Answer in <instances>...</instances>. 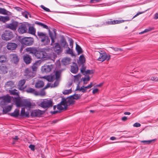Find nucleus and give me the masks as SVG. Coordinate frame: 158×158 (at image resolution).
<instances>
[{
    "label": "nucleus",
    "mask_w": 158,
    "mask_h": 158,
    "mask_svg": "<svg viewBox=\"0 0 158 158\" xmlns=\"http://www.w3.org/2000/svg\"><path fill=\"white\" fill-rule=\"evenodd\" d=\"M35 23L42 27H43L44 28H46V29H48V27L47 25H45L42 23H41L39 22H35Z\"/></svg>",
    "instance_id": "38"
},
{
    "label": "nucleus",
    "mask_w": 158,
    "mask_h": 158,
    "mask_svg": "<svg viewBox=\"0 0 158 158\" xmlns=\"http://www.w3.org/2000/svg\"><path fill=\"white\" fill-rule=\"evenodd\" d=\"M81 72L82 73H83L84 75H85V74H91L94 73V72L92 70H87L86 71H85V69L84 68H83L81 69Z\"/></svg>",
    "instance_id": "25"
},
{
    "label": "nucleus",
    "mask_w": 158,
    "mask_h": 158,
    "mask_svg": "<svg viewBox=\"0 0 158 158\" xmlns=\"http://www.w3.org/2000/svg\"><path fill=\"white\" fill-rule=\"evenodd\" d=\"M38 94L37 95L44 96L45 95V93L44 90H42L41 91L40 93L38 92Z\"/></svg>",
    "instance_id": "52"
},
{
    "label": "nucleus",
    "mask_w": 158,
    "mask_h": 158,
    "mask_svg": "<svg viewBox=\"0 0 158 158\" xmlns=\"http://www.w3.org/2000/svg\"><path fill=\"white\" fill-rule=\"evenodd\" d=\"M5 101L8 102H9L10 101V96H7L5 98Z\"/></svg>",
    "instance_id": "55"
},
{
    "label": "nucleus",
    "mask_w": 158,
    "mask_h": 158,
    "mask_svg": "<svg viewBox=\"0 0 158 158\" xmlns=\"http://www.w3.org/2000/svg\"><path fill=\"white\" fill-rule=\"evenodd\" d=\"M61 45L64 47L68 46L66 42L64 40H62L61 41Z\"/></svg>",
    "instance_id": "48"
},
{
    "label": "nucleus",
    "mask_w": 158,
    "mask_h": 158,
    "mask_svg": "<svg viewBox=\"0 0 158 158\" xmlns=\"http://www.w3.org/2000/svg\"><path fill=\"white\" fill-rule=\"evenodd\" d=\"M60 72L59 71H56V72L55 74L56 78H58L60 77Z\"/></svg>",
    "instance_id": "51"
},
{
    "label": "nucleus",
    "mask_w": 158,
    "mask_h": 158,
    "mask_svg": "<svg viewBox=\"0 0 158 158\" xmlns=\"http://www.w3.org/2000/svg\"><path fill=\"white\" fill-rule=\"evenodd\" d=\"M41 41L43 42L45 44L47 45L49 43L50 40L47 36L45 37L44 39L41 40Z\"/></svg>",
    "instance_id": "30"
},
{
    "label": "nucleus",
    "mask_w": 158,
    "mask_h": 158,
    "mask_svg": "<svg viewBox=\"0 0 158 158\" xmlns=\"http://www.w3.org/2000/svg\"><path fill=\"white\" fill-rule=\"evenodd\" d=\"M85 62V58L83 55H81L79 58V62L81 64H83Z\"/></svg>",
    "instance_id": "36"
},
{
    "label": "nucleus",
    "mask_w": 158,
    "mask_h": 158,
    "mask_svg": "<svg viewBox=\"0 0 158 158\" xmlns=\"http://www.w3.org/2000/svg\"><path fill=\"white\" fill-rule=\"evenodd\" d=\"M81 97L79 94H75L71 96L70 98L66 99H63L61 102L60 104L58 105L57 106H54L53 109L55 110L56 107L59 110H65L69 105L72 104L73 102V99H79Z\"/></svg>",
    "instance_id": "1"
},
{
    "label": "nucleus",
    "mask_w": 158,
    "mask_h": 158,
    "mask_svg": "<svg viewBox=\"0 0 158 158\" xmlns=\"http://www.w3.org/2000/svg\"><path fill=\"white\" fill-rule=\"evenodd\" d=\"M25 75L27 76V77H33L35 75V73L31 72L29 69H25Z\"/></svg>",
    "instance_id": "16"
},
{
    "label": "nucleus",
    "mask_w": 158,
    "mask_h": 158,
    "mask_svg": "<svg viewBox=\"0 0 158 158\" xmlns=\"http://www.w3.org/2000/svg\"><path fill=\"white\" fill-rule=\"evenodd\" d=\"M113 49L115 52H118L119 51H123L122 49L120 48H117L111 47Z\"/></svg>",
    "instance_id": "49"
},
{
    "label": "nucleus",
    "mask_w": 158,
    "mask_h": 158,
    "mask_svg": "<svg viewBox=\"0 0 158 158\" xmlns=\"http://www.w3.org/2000/svg\"><path fill=\"white\" fill-rule=\"evenodd\" d=\"M44 85V83L43 81H38L36 84L35 86L37 88L42 87Z\"/></svg>",
    "instance_id": "32"
},
{
    "label": "nucleus",
    "mask_w": 158,
    "mask_h": 158,
    "mask_svg": "<svg viewBox=\"0 0 158 158\" xmlns=\"http://www.w3.org/2000/svg\"><path fill=\"white\" fill-rule=\"evenodd\" d=\"M140 126L141 124L139 123H135L133 125V126L136 127H139Z\"/></svg>",
    "instance_id": "61"
},
{
    "label": "nucleus",
    "mask_w": 158,
    "mask_h": 158,
    "mask_svg": "<svg viewBox=\"0 0 158 158\" xmlns=\"http://www.w3.org/2000/svg\"><path fill=\"white\" fill-rule=\"evenodd\" d=\"M42 113V112L40 110H35L32 111L31 115L33 117H39Z\"/></svg>",
    "instance_id": "15"
},
{
    "label": "nucleus",
    "mask_w": 158,
    "mask_h": 158,
    "mask_svg": "<svg viewBox=\"0 0 158 158\" xmlns=\"http://www.w3.org/2000/svg\"><path fill=\"white\" fill-rule=\"evenodd\" d=\"M40 61H37L32 66V69L33 71H36L38 67L40 65Z\"/></svg>",
    "instance_id": "21"
},
{
    "label": "nucleus",
    "mask_w": 158,
    "mask_h": 158,
    "mask_svg": "<svg viewBox=\"0 0 158 158\" xmlns=\"http://www.w3.org/2000/svg\"><path fill=\"white\" fill-rule=\"evenodd\" d=\"M1 73L5 74L7 72L8 69L6 66H1L0 68Z\"/></svg>",
    "instance_id": "31"
},
{
    "label": "nucleus",
    "mask_w": 158,
    "mask_h": 158,
    "mask_svg": "<svg viewBox=\"0 0 158 158\" xmlns=\"http://www.w3.org/2000/svg\"><path fill=\"white\" fill-rule=\"evenodd\" d=\"M14 86V83L12 81L7 82L5 85V87L7 89H11Z\"/></svg>",
    "instance_id": "19"
},
{
    "label": "nucleus",
    "mask_w": 158,
    "mask_h": 158,
    "mask_svg": "<svg viewBox=\"0 0 158 158\" xmlns=\"http://www.w3.org/2000/svg\"><path fill=\"white\" fill-rule=\"evenodd\" d=\"M11 116L14 117H17L19 114V110H16L14 112L10 114Z\"/></svg>",
    "instance_id": "42"
},
{
    "label": "nucleus",
    "mask_w": 158,
    "mask_h": 158,
    "mask_svg": "<svg viewBox=\"0 0 158 158\" xmlns=\"http://www.w3.org/2000/svg\"><path fill=\"white\" fill-rule=\"evenodd\" d=\"M0 14L4 15H7L8 14V11L4 8H0Z\"/></svg>",
    "instance_id": "41"
},
{
    "label": "nucleus",
    "mask_w": 158,
    "mask_h": 158,
    "mask_svg": "<svg viewBox=\"0 0 158 158\" xmlns=\"http://www.w3.org/2000/svg\"><path fill=\"white\" fill-rule=\"evenodd\" d=\"M71 59L69 58H65L63 59L62 62L64 65H66L69 64Z\"/></svg>",
    "instance_id": "29"
},
{
    "label": "nucleus",
    "mask_w": 158,
    "mask_h": 158,
    "mask_svg": "<svg viewBox=\"0 0 158 158\" xmlns=\"http://www.w3.org/2000/svg\"><path fill=\"white\" fill-rule=\"evenodd\" d=\"M122 119L123 121H125L127 120V118L126 117H123L122 118Z\"/></svg>",
    "instance_id": "64"
},
{
    "label": "nucleus",
    "mask_w": 158,
    "mask_h": 158,
    "mask_svg": "<svg viewBox=\"0 0 158 158\" xmlns=\"http://www.w3.org/2000/svg\"><path fill=\"white\" fill-rule=\"evenodd\" d=\"M81 75L80 74H78L76 76H74V81H78L79 79L81 77Z\"/></svg>",
    "instance_id": "46"
},
{
    "label": "nucleus",
    "mask_w": 158,
    "mask_h": 158,
    "mask_svg": "<svg viewBox=\"0 0 158 158\" xmlns=\"http://www.w3.org/2000/svg\"><path fill=\"white\" fill-rule=\"evenodd\" d=\"M98 89H94L93 91V94H95L97 93L98 92Z\"/></svg>",
    "instance_id": "62"
},
{
    "label": "nucleus",
    "mask_w": 158,
    "mask_h": 158,
    "mask_svg": "<svg viewBox=\"0 0 158 158\" xmlns=\"http://www.w3.org/2000/svg\"><path fill=\"white\" fill-rule=\"evenodd\" d=\"M69 41L70 46H71V48H72L73 45V40L71 39H69Z\"/></svg>",
    "instance_id": "56"
},
{
    "label": "nucleus",
    "mask_w": 158,
    "mask_h": 158,
    "mask_svg": "<svg viewBox=\"0 0 158 158\" xmlns=\"http://www.w3.org/2000/svg\"><path fill=\"white\" fill-rule=\"evenodd\" d=\"M54 51L57 53L59 54L62 51V49L58 43H56L54 48Z\"/></svg>",
    "instance_id": "17"
},
{
    "label": "nucleus",
    "mask_w": 158,
    "mask_h": 158,
    "mask_svg": "<svg viewBox=\"0 0 158 158\" xmlns=\"http://www.w3.org/2000/svg\"><path fill=\"white\" fill-rule=\"evenodd\" d=\"M72 92L71 89H69L68 90H65L63 92V93L64 95H67L69 94H70Z\"/></svg>",
    "instance_id": "44"
},
{
    "label": "nucleus",
    "mask_w": 158,
    "mask_h": 158,
    "mask_svg": "<svg viewBox=\"0 0 158 158\" xmlns=\"http://www.w3.org/2000/svg\"><path fill=\"white\" fill-rule=\"evenodd\" d=\"M95 60L101 62H102L105 60L109 61L110 59L111 56L108 54L104 51H96L94 54Z\"/></svg>",
    "instance_id": "3"
},
{
    "label": "nucleus",
    "mask_w": 158,
    "mask_h": 158,
    "mask_svg": "<svg viewBox=\"0 0 158 158\" xmlns=\"http://www.w3.org/2000/svg\"><path fill=\"white\" fill-rule=\"evenodd\" d=\"M154 139L150 140H143L141 141V142L144 143L145 144H149L151 142L154 141Z\"/></svg>",
    "instance_id": "47"
},
{
    "label": "nucleus",
    "mask_w": 158,
    "mask_h": 158,
    "mask_svg": "<svg viewBox=\"0 0 158 158\" xmlns=\"http://www.w3.org/2000/svg\"><path fill=\"white\" fill-rule=\"evenodd\" d=\"M49 35L50 37L52 43L51 45H52V44L55 42V40L56 38V31L55 30H53V32H51L49 30Z\"/></svg>",
    "instance_id": "14"
},
{
    "label": "nucleus",
    "mask_w": 158,
    "mask_h": 158,
    "mask_svg": "<svg viewBox=\"0 0 158 158\" xmlns=\"http://www.w3.org/2000/svg\"><path fill=\"white\" fill-rule=\"evenodd\" d=\"M25 82V80L24 79L21 80L20 81L18 84V86L20 90H23V88H22L23 85H24Z\"/></svg>",
    "instance_id": "26"
},
{
    "label": "nucleus",
    "mask_w": 158,
    "mask_h": 158,
    "mask_svg": "<svg viewBox=\"0 0 158 158\" xmlns=\"http://www.w3.org/2000/svg\"><path fill=\"white\" fill-rule=\"evenodd\" d=\"M150 80L152 81H158V78L156 77H151Z\"/></svg>",
    "instance_id": "54"
},
{
    "label": "nucleus",
    "mask_w": 158,
    "mask_h": 158,
    "mask_svg": "<svg viewBox=\"0 0 158 158\" xmlns=\"http://www.w3.org/2000/svg\"><path fill=\"white\" fill-rule=\"evenodd\" d=\"M21 115L23 117H28L29 115V113L27 112H25L24 108L22 109L21 113Z\"/></svg>",
    "instance_id": "33"
},
{
    "label": "nucleus",
    "mask_w": 158,
    "mask_h": 158,
    "mask_svg": "<svg viewBox=\"0 0 158 158\" xmlns=\"http://www.w3.org/2000/svg\"><path fill=\"white\" fill-rule=\"evenodd\" d=\"M26 91L27 93H32L36 96L38 94V92L37 91H35L34 89L32 88H29L27 89Z\"/></svg>",
    "instance_id": "24"
},
{
    "label": "nucleus",
    "mask_w": 158,
    "mask_h": 158,
    "mask_svg": "<svg viewBox=\"0 0 158 158\" xmlns=\"http://www.w3.org/2000/svg\"><path fill=\"white\" fill-rule=\"evenodd\" d=\"M66 52L67 53L70 54H72L73 53L72 50L69 48H68V50L66 51Z\"/></svg>",
    "instance_id": "59"
},
{
    "label": "nucleus",
    "mask_w": 158,
    "mask_h": 158,
    "mask_svg": "<svg viewBox=\"0 0 158 158\" xmlns=\"http://www.w3.org/2000/svg\"><path fill=\"white\" fill-rule=\"evenodd\" d=\"M10 93L12 95H18V93L17 91L15 89L10 91Z\"/></svg>",
    "instance_id": "45"
},
{
    "label": "nucleus",
    "mask_w": 158,
    "mask_h": 158,
    "mask_svg": "<svg viewBox=\"0 0 158 158\" xmlns=\"http://www.w3.org/2000/svg\"><path fill=\"white\" fill-rule=\"evenodd\" d=\"M7 58L6 57L3 55L0 56V62H4L6 61Z\"/></svg>",
    "instance_id": "39"
},
{
    "label": "nucleus",
    "mask_w": 158,
    "mask_h": 158,
    "mask_svg": "<svg viewBox=\"0 0 158 158\" xmlns=\"http://www.w3.org/2000/svg\"><path fill=\"white\" fill-rule=\"evenodd\" d=\"M59 82L57 80L55 82L53 85H51V84L49 83H48L47 84V85L45 86L44 89H46L47 88L49 87H56L58 86V85L59 84Z\"/></svg>",
    "instance_id": "20"
},
{
    "label": "nucleus",
    "mask_w": 158,
    "mask_h": 158,
    "mask_svg": "<svg viewBox=\"0 0 158 158\" xmlns=\"http://www.w3.org/2000/svg\"><path fill=\"white\" fill-rule=\"evenodd\" d=\"M125 21V20H114L113 21H108L106 23L108 24L112 25V24H119L121 23L124 22Z\"/></svg>",
    "instance_id": "18"
},
{
    "label": "nucleus",
    "mask_w": 158,
    "mask_h": 158,
    "mask_svg": "<svg viewBox=\"0 0 158 158\" xmlns=\"http://www.w3.org/2000/svg\"><path fill=\"white\" fill-rule=\"evenodd\" d=\"M12 108V106H9L6 107L3 109V111L5 113L10 111Z\"/></svg>",
    "instance_id": "34"
},
{
    "label": "nucleus",
    "mask_w": 158,
    "mask_h": 158,
    "mask_svg": "<svg viewBox=\"0 0 158 158\" xmlns=\"http://www.w3.org/2000/svg\"><path fill=\"white\" fill-rule=\"evenodd\" d=\"M35 54L38 59L48 58L50 57V56L45 51L36 50Z\"/></svg>",
    "instance_id": "5"
},
{
    "label": "nucleus",
    "mask_w": 158,
    "mask_h": 158,
    "mask_svg": "<svg viewBox=\"0 0 158 158\" xmlns=\"http://www.w3.org/2000/svg\"><path fill=\"white\" fill-rule=\"evenodd\" d=\"M18 23L16 21H13L11 23L6 25V27L14 31H15L18 26Z\"/></svg>",
    "instance_id": "8"
},
{
    "label": "nucleus",
    "mask_w": 158,
    "mask_h": 158,
    "mask_svg": "<svg viewBox=\"0 0 158 158\" xmlns=\"http://www.w3.org/2000/svg\"><path fill=\"white\" fill-rule=\"evenodd\" d=\"M23 59L24 62L27 64H29L31 61V58L28 55H25L23 56Z\"/></svg>",
    "instance_id": "23"
},
{
    "label": "nucleus",
    "mask_w": 158,
    "mask_h": 158,
    "mask_svg": "<svg viewBox=\"0 0 158 158\" xmlns=\"http://www.w3.org/2000/svg\"><path fill=\"white\" fill-rule=\"evenodd\" d=\"M76 49L77 51L78 54L82 52V49L80 46L77 44H76Z\"/></svg>",
    "instance_id": "40"
},
{
    "label": "nucleus",
    "mask_w": 158,
    "mask_h": 158,
    "mask_svg": "<svg viewBox=\"0 0 158 158\" xmlns=\"http://www.w3.org/2000/svg\"><path fill=\"white\" fill-rule=\"evenodd\" d=\"M154 19H158V13H156L154 15Z\"/></svg>",
    "instance_id": "63"
},
{
    "label": "nucleus",
    "mask_w": 158,
    "mask_h": 158,
    "mask_svg": "<svg viewBox=\"0 0 158 158\" xmlns=\"http://www.w3.org/2000/svg\"><path fill=\"white\" fill-rule=\"evenodd\" d=\"M35 146L34 145H31L29 146V148H30L33 151H34L35 150Z\"/></svg>",
    "instance_id": "60"
},
{
    "label": "nucleus",
    "mask_w": 158,
    "mask_h": 158,
    "mask_svg": "<svg viewBox=\"0 0 158 158\" xmlns=\"http://www.w3.org/2000/svg\"><path fill=\"white\" fill-rule=\"evenodd\" d=\"M144 11H143V12H138L136 15H135L134 17H133V19L135 18V17H137V16H138L140 14H143V13H144Z\"/></svg>",
    "instance_id": "58"
},
{
    "label": "nucleus",
    "mask_w": 158,
    "mask_h": 158,
    "mask_svg": "<svg viewBox=\"0 0 158 158\" xmlns=\"http://www.w3.org/2000/svg\"><path fill=\"white\" fill-rule=\"evenodd\" d=\"M41 8L42 9H43L44 10H45L47 11H48V12L50 11V10L48 8L45 7L44 6L41 5Z\"/></svg>",
    "instance_id": "57"
},
{
    "label": "nucleus",
    "mask_w": 158,
    "mask_h": 158,
    "mask_svg": "<svg viewBox=\"0 0 158 158\" xmlns=\"http://www.w3.org/2000/svg\"><path fill=\"white\" fill-rule=\"evenodd\" d=\"M43 78L49 81H52L54 80V77L51 76H44Z\"/></svg>",
    "instance_id": "35"
},
{
    "label": "nucleus",
    "mask_w": 158,
    "mask_h": 158,
    "mask_svg": "<svg viewBox=\"0 0 158 158\" xmlns=\"http://www.w3.org/2000/svg\"><path fill=\"white\" fill-rule=\"evenodd\" d=\"M10 20V18L8 16H0V21L3 23L8 21Z\"/></svg>",
    "instance_id": "28"
},
{
    "label": "nucleus",
    "mask_w": 158,
    "mask_h": 158,
    "mask_svg": "<svg viewBox=\"0 0 158 158\" xmlns=\"http://www.w3.org/2000/svg\"><path fill=\"white\" fill-rule=\"evenodd\" d=\"M22 44L27 45H31L33 42V40L31 38L25 37L23 38L20 40Z\"/></svg>",
    "instance_id": "9"
},
{
    "label": "nucleus",
    "mask_w": 158,
    "mask_h": 158,
    "mask_svg": "<svg viewBox=\"0 0 158 158\" xmlns=\"http://www.w3.org/2000/svg\"><path fill=\"white\" fill-rule=\"evenodd\" d=\"M10 57L12 62L14 64H16L19 61V58L18 56L14 54H11L10 55Z\"/></svg>",
    "instance_id": "12"
},
{
    "label": "nucleus",
    "mask_w": 158,
    "mask_h": 158,
    "mask_svg": "<svg viewBox=\"0 0 158 158\" xmlns=\"http://www.w3.org/2000/svg\"><path fill=\"white\" fill-rule=\"evenodd\" d=\"M23 15L26 18H28V16H29L30 17V15L27 12L23 13Z\"/></svg>",
    "instance_id": "50"
},
{
    "label": "nucleus",
    "mask_w": 158,
    "mask_h": 158,
    "mask_svg": "<svg viewBox=\"0 0 158 158\" xmlns=\"http://www.w3.org/2000/svg\"><path fill=\"white\" fill-rule=\"evenodd\" d=\"M90 79L89 77V76H85L83 77L81 79V81L83 82V85L80 87L79 85H78L76 89V90L79 91L83 93H85L87 89L91 88L93 85L92 82H90V84L87 86H85V85L87 84Z\"/></svg>",
    "instance_id": "2"
},
{
    "label": "nucleus",
    "mask_w": 158,
    "mask_h": 158,
    "mask_svg": "<svg viewBox=\"0 0 158 158\" xmlns=\"http://www.w3.org/2000/svg\"><path fill=\"white\" fill-rule=\"evenodd\" d=\"M27 30V28L26 25L22 24L19 27L18 31L19 33L23 34L26 33Z\"/></svg>",
    "instance_id": "11"
},
{
    "label": "nucleus",
    "mask_w": 158,
    "mask_h": 158,
    "mask_svg": "<svg viewBox=\"0 0 158 158\" xmlns=\"http://www.w3.org/2000/svg\"><path fill=\"white\" fill-rule=\"evenodd\" d=\"M15 104L17 107H22L24 106L26 108L29 109L31 106L30 102L27 100H22L19 97L15 99Z\"/></svg>",
    "instance_id": "4"
},
{
    "label": "nucleus",
    "mask_w": 158,
    "mask_h": 158,
    "mask_svg": "<svg viewBox=\"0 0 158 158\" xmlns=\"http://www.w3.org/2000/svg\"><path fill=\"white\" fill-rule=\"evenodd\" d=\"M53 65L52 64H45L42 66L41 71L44 73L49 72L53 69Z\"/></svg>",
    "instance_id": "10"
},
{
    "label": "nucleus",
    "mask_w": 158,
    "mask_h": 158,
    "mask_svg": "<svg viewBox=\"0 0 158 158\" xmlns=\"http://www.w3.org/2000/svg\"><path fill=\"white\" fill-rule=\"evenodd\" d=\"M13 37L12 33L9 31H5L2 35V39L6 41L11 40Z\"/></svg>",
    "instance_id": "7"
},
{
    "label": "nucleus",
    "mask_w": 158,
    "mask_h": 158,
    "mask_svg": "<svg viewBox=\"0 0 158 158\" xmlns=\"http://www.w3.org/2000/svg\"><path fill=\"white\" fill-rule=\"evenodd\" d=\"M27 52H29L30 53L35 54L36 51L35 48H27L26 49Z\"/></svg>",
    "instance_id": "27"
},
{
    "label": "nucleus",
    "mask_w": 158,
    "mask_h": 158,
    "mask_svg": "<svg viewBox=\"0 0 158 158\" xmlns=\"http://www.w3.org/2000/svg\"><path fill=\"white\" fill-rule=\"evenodd\" d=\"M78 71V68L76 64L72 66L71 67V71L74 73H77Z\"/></svg>",
    "instance_id": "22"
},
{
    "label": "nucleus",
    "mask_w": 158,
    "mask_h": 158,
    "mask_svg": "<svg viewBox=\"0 0 158 158\" xmlns=\"http://www.w3.org/2000/svg\"><path fill=\"white\" fill-rule=\"evenodd\" d=\"M28 32L30 34L34 35L35 33V30L33 27H30L29 28Z\"/></svg>",
    "instance_id": "37"
},
{
    "label": "nucleus",
    "mask_w": 158,
    "mask_h": 158,
    "mask_svg": "<svg viewBox=\"0 0 158 158\" xmlns=\"http://www.w3.org/2000/svg\"><path fill=\"white\" fill-rule=\"evenodd\" d=\"M17 47V45L15 43H9L7 45L6 48L8 50H14Z\"/></svg>",
    "instance_id": "13"
},
{
    "label": "nucleus",
    "mask_w": 158,
    "mask_h": 158,
    "mask_svg": "<svg viewBox=\"0 0 158 158\" xmlns=\"http://www.w3.org/2000/svg\"><path fill=\"white\" fill-rule=\"evenodd\" d=\"M154 29V28L153 27H149L147 29H146L144 30V32H145V33L147 32L148 31H151Z\"/></svg>",
    "instance_id": "53"
},
{
    "label": "nucleus",
    "mask_w": 158,
    "mask_h": 158,
    "mask_svg": "<svg viewBox=\"0 0 158 158\" xmlns=\"http://www.w3.org/2000/svg\"><path fill=\"white\" fill-rule=\"evenodd\" d=\"M38 35L42 39H44L45 37H46V36L45 34L44 33L42 32H38Z\"/></svg>",
    "instance_id": "43"
},
{
    "label": "nucleus",
    "mask_w": 158,
    "mask_h": 158,
    "mask_svg": "<svg viewBox=\"0 0 158 158\" xmlns=\"http://www.w3.org/2000/svg\"><path fill=\"white\" fill-rule=\"evenodd\" d=\"M52 102L51 99H45L43 100L39 104V106L44 108L52 106Z\"/></svg>",
    "instance_id": "6"
}]
</instances>
